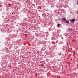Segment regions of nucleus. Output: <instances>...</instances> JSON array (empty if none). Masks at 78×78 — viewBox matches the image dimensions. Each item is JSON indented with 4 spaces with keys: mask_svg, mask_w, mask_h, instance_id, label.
<instances>
[{
    "mask_svg": "<svg viewBox=\"0 0 78 78\" xmlns=\"http://www.w3.org/2000/svg\"><path fill=\"white\" fill-rule=\"evenodd\" d=\"M75 19H74V18H73L72 19V20H70V22H71L73 24V23H74L75 22Z\"/></svg>",
    "mask_w": 78,
    "mask_h": 78,
    "instance_id": "1",
    "label": "nucleus"
},
{
    "mask_svg": "<svg viewBox=\"0 0 78 78\" xmlns=\"http://www.w3.org/2000/svg\"><path fill=\"white\" fill-rule=\"evenodd\" d=\"M61 20L62 22H65L66 20V18H62L61 19Z\"/></svg>",
    "mask_w": 78,
    "mask_h": 78,
    "instance_id": "2",
    "label": "nucleus"
},
{
    "mask_svg": "<svg viewBox=\"0 0 78 78\" xmlns=\"http://www.w3.org/2000/svg\"><path fill=\"white\" fill-rule=\"evenodd\" d=\"M69 31H72V28H69Z\"/></svg>",
    "mask_w": 78,
    "mask_h": 78,
    "instance_id": "3",
    "label": "nucleus"
},
{
    "mask_svg": "<svg viewBox=\"0 0 78 78\" xmlns=\"http://www.w3.org/2000/svg\"><path fill=\"white\" fill-rule=\"evenodd\" d=\"M69 22V21L67 20L66 21V23H68Z\"/></svg>",
    "mask_w": 78,
    "mask_h": 78,
    "instance_id": "4",
    "label": "nucleus"
},
{
    "mask_svg": "<svg viewBox=\"0 0 78 78\" xmlns=\"http://www.w3.org/2000/svg\"><path fill=\"white\" fill-rule=\"evenodd\" d=\"M57 27H60V24H58L57 25Z\"/></svg>",
    "mask_w": 78,
    "mask_h": 78,
    "instance_id": "5",
    "label": "nucleus"
},
{
    "mask_svg": "<svg viewBox=\"0 0 78 78\" xmlns=\"http://www.w3.org/2000/svg\"><path fill=\"white\" fill-rule=\"evenodd\" d=\"M52 39H53V38H54V37H52Z\"/></svg>",
    "mask_w": 78,
    "mask_h": 78,
    "instance_id": "6",
    "label": "nucleus"
},
{
    "mask_svg": "<svg viewBox=\"0 0 78 78\" xmlns=\"http://www.w3.org/2000/svg\"><path fill=\"white\" fill-rule=\"evenodd\" d=\"M52 44H53V45L55 44L53 43H52Z\"/></svg>",
    "mask_w": 78,
    "mask_h": 78,
    "instance_id": "7",
    "label": "nucleus"
},
{
    "mask_svg": "<svg viewBox=\"0 0 78 78\" xmlns=\"http://www.w3.org/2000/svg\"><path fill=\"white\" fill-rule=\"evenodd\" d=\"M55 39H56L55 38L54 39H53V40H55Z\"/></svg>",
    "mask_w": 78,
    "mask_h": 78,
    "instance_id": "8",
    "label": "nucleus"
},
{
    "mask_svg": "<svg viewBox=\"0 0 78 78\" xmlns=\"http://www.w3.org/2000/svg\"><path fill=\"white\" fill-rule=\"evenodd\" d=\"M77 5H78V2L77 3Z\"/></svg>",
    "mask_w": 78,
    "mask_h": 78,
    "instance_id": "9",
    "label": "nucleus"
},
{
    "mask_svg": "<svg viewBox=\"0 0 78 78\" xmlns=\"http://www.w3.org/2000/svg\"><path fill=\"white\" fill-rule=\"evenodd\" d=\"M58 41V40L57 41V42Z\"/></svg>",
    "mask_w": 78,
    "mask_h": 78,
    "instance_id": "10",
    "label": "nucleus"
}]
</instances>
